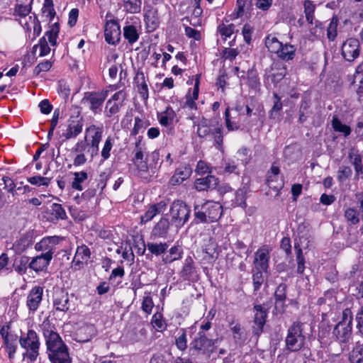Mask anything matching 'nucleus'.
<instances>
[{
    "label": "nucleus",
    "mask_w": 363,
    "mask_h": 363,
    "mask_svg": "<svg viewBox=\"0 0 363 363\" xmlns=\"http://www.w3.org/2000/svg\"><path fill=\"white\" fill-rule=\"evenodd\" d=\"M58 241V237L52 236L44 238L40 242H38L35 246V250H47V252L33 257L29 262L28 267L36 272L46 269L52 258V247L56 245Z\"/></svg>",
    "instance_id": "f257e3e1"
},
{
    "label": "nucleus",
    "mask_w": 363,
    "mask_h": 363,
    "mask_svg": "<svg viewBox=\"0 0 363 363\" xmlns=\"http://www.w3.org/2000/svg\"><path fill=\"white\" fill-rule=\"evenodd\" d=\"M197 135L200 138L211 136L220 150L223 145V136L222 134V125L218 121H213L202 118L197 125Z\"/></svg>",
    "instance_id": "f03ea898"
},
{
    "label": "nucleus",
    "mask_w": 363,
    "mask_h": 363,
    "mask_svg": "<svg viewBox=\"0 0 363 363\" xmlns=\"http://www.w3.org/2000/svg\"><path fill=\"white\" fill-rule=\"evenodd\" d=\"M223 208L218 202L207 201L194 208L196 219L203 223H213L218 220L222 216Z\"/></svg>",
    "instance_id": "7ed1b4c3"
},
{
    "label": "nucleus",
    "mask_w": 363,
    "mask_h": 363,
    "mask_svg": "<svg viewBox=\"0 0 363 363\" xmlns=\"http://www.w3.org/2000/svg\"><path fill=\"white\" fill-rule=\"evenodd\" d=\"M19 344L21 348L26 350L24 357H27L32 362L37 359L39 354L40 341L35 330H29L26 334H22Z\"/></svg>",
    "instance_id": "20e7f679"
},
{
    "label": "nucleus",
    "mask_w": 363,
    "mask_h": 363,
    "mask_svg": "<svg viewBox=\"0 0 363 363\" xmlns=\"http://www.w3.org/2000/svg\"><path fill=\"white\" fill-rule=\"evenodd\" d=\"M191 210L189 207L181 200L174 201L169 208L171 222L177 228L182 227L189 220Z\"/></svg>",
    "instance_id": "39448f33"
},
{
    "label": "nucleus",
    "mask_w": 363,
    "mask_h": 363,
    "mask_svg": "<svg viewBox=\"0 0 363 363\" xmlns=\"http://www.w3.org/2000/svg\"><path fill=\"white\" fill-rule=\"evenodd\" d=\"M286 349L290 352L299 351L304 345L305 337L302 334L301 324L294 323L288 330L286 337Z\"/></svg>",
    "instance_id": "423d86ee"
},
{
    "label": "nucleus",
    "mask_w": 363,
    "mask_h": 363,
    "mask_svg": "<svg viewBox=\"0 0 363 363\" xmlns=\"http://www.w3.org/2000/svg\"><path fill=\"white\" fill-rule=\"evenodd\" d=\"M352 312L349 309H345L342 313V320L339 322L333 330V334L337 339L342 342H347L351 335L352 331Z\"/></svg>",
    "instance_id": "0eeeda50"
},
{
    "label": "nucleus",
    "mask_w": 363,
    "mask_h": 363,
    "mask_svg": "<svg viewBox=\"0 0 363 363\" xmlns=\"http://www.w3.org/2000/svg\"><path fill=\"white\" fill-rule=\"evenodd\" d=\"M127 97L126 93L123 90H121L115 93L106 104L104 108V116L111 118L116 115L124 105V101Z\"/></svg>",
    "instance_id": "6e6552de"
},
{
    "label": "nucleus",
    "mask_w": 363,
    "mask_h": 363,
    "mask_svg": "<svg viewBox=\"0 0 363 363\" xmlns=\"http://www.w3.org/2000/svg\"><path fill=\"white\" fill-rule=\"evenodd\" d=\"M43 326V335L46 340V345L49 352L66 347L60 335L52 329L49 323H44Z\"/></svg>",
    "instance_id": "1a4fd4ad"
},
{
    "label": "nucleus",
    "mask_w": 363,
    "mask_h": 363,
    "mask_svg": "<svg viewBox=\"0 0 363 363\" xmlns=\"http://www.w3.org/2000/svg\"><path fill=\"white\" fill-rule=\"evenodd\" d=\"M33 1V0H29V3L26 5L18 4L14 9V16L19 17L17 20L22 26L28 30L30 28L31 24H35L36 20L35 16L32 17L29 16L31 11L30 4Z\"/></svg>",
    "instance_id": "9d476101"
},
{
    "label": "nucleus",
    "mask_w": 363,
    "mask_h": 363,
    "mask_svg": "<svg viewBox=\"0 0 363 363\" xmlns=\"http://www.w3.org/2000/svg\"><path fill=\"white\" fill-rule=\"evenodd\" d=\"M85 134V140H88L91 154H97L99 152V145L102 138L103 128L91 125L86 128Z\"/></svg>",
    "instance_id": "9b49d317"
},
{
    "label": "nucleus",
    "mask_w": 363,
    "mask_h": 363,
    "mask_svg": "<svg viewBox=\"0 0 363 363\" xmlns=\"http://www.w3.org/2000/svg\"><path fill=\"white\" fill-rule=\"evenodd\" d=\"M108 91L86 92L82 99L84 104L87 105L94 113L101 108L108 96Z\"/></svg>",
    "instance_id": "f8f14e48"
},
{
    "label": "nucleus",
    "mask_w": 363,
    "mask_h": 363,
    "mask_svg": "<svg viewBox=\"0 0 363 363\" xmlns=\"http://www.w3.org/2000/svg\"><path fill=\"white\" fill-rule=\"evenodd\" d=\"M342 55L343 57L352 62L359 55V43L356 38L347 39L342 45Z\"/></svg>",
    "instance_id": "ddd939ff"
},
{
    "label": "nucleus",
    "mask_w": 363,
    "mask_h": 363,
    "mask_svg": "<svg viewBox=\"0 0 363 363\" xmlns=\"http://www.w3.org/2000/svg\"><path fill=\"white\" fill-rule=\"evenodd\" d=\"M271 248L268 245H263L255 254L254 264L257 270L267 272L269 267V253Z\"/></svg>",
    "instance_id": "4468645a"
},
{
    "label": "nucleus",
    "mask_w": 363,
    "mask_h": 363,
    "mask_svg": "<svg viewBox=\"0 0 363 363\" xmlns=\"http://www.w3.org/2000/svg\"><path fill=\"white\" fill-rule=\"evenodd\" d=\"M83 129V123L80 120H68L62 125L61 137L65 140L76 138Z\"/></svg>",
    "instance_id": "2eb2a0df"
},
{
    "label": "nucleus",
    "mask_w": 363,
    "mask_h": 363,
    "mask_svg": "<svg viewBox=\"0 0 363 363\" xmlns=\"http://www.w3.org/2000/svg\"><path fill=\"white\" fill-rule=\"evenodd\" d=\"M43 294V288L40 286H35L29 291L26 298V306L32 313L35 312L42 300Z\"/></svg>",
    "instance_id": "dca6fc26"
},
{
    "label": "nucleus",
    "mask_w": 363,
    "mask_h": 363,
    "mask_svg": "<svg viewBox=\"0 0 363 363\" xmlns=\"http://www.w3.org/2000/svg\"><path fill=\"white\" fill-rule=\"evenodd\" d=\"M104 35L108 44L115 45L119 42L121 29L116 21H111L106 23Z\"/></svg>",
    "instance_id": "f3484780"
},
{
    "label": "nucleus",
    "mask_w": 363,
    "mask_h": 363,
    "mask_svg": "<svg viewBox=\"0 0 363 363\" xmlns=\"http://www.w3.org/2000/svg\"><path fill=\"white\" fill-rule=\"evenodd\" d=\"M216 247L217 245L213 242H211L205 247L196 251V258L199 259L203 263L214 262L218 255Z\"/></svg>",
    "instance_id": "a211bd4d"
},
{
    "label": "nucleus",
    "mask_w": 363,
    "mask_h": 363,
    "mask_svg": "<svg viewBox=\"0 0 363 363\" xmlns=\"http://www.w3.org/2000/svg\"><path fill=\"white\" fill-rule=\"evenodd\" d=\"M91 257V251L86 245L78 246L72 261L75 270L81 269Z\"/></svg>",
    "instance_id": "6ab92c4d"
},
{
    "label": "nucleus",
    "mask_w": 363,
    "mask_h": 363,
    "mask_svg": "<svg viewBox=\"0 0 363 363\" xmlns=\"http://www.w3.org/2000/svg\"><path fill=\"white\" fill-rule=\"evenodd\" d=\"M53 307L56 311L67 312L70 307L69 294L64 290H57L53 295Z\"/></svg>",
    "instance_id": "aec40b11"
},
{
    "label": "nucleus",
    "mask_w": 363,
    "mask_h": 363,
    "mask_svg": "<svg viewBox=\"0 0 363 363\" xmlns=\"http://www.w3.org/2000/svg\"><path fill=\"white\" fill-rule=\"evenodd\" d=\"M228 326L235 343L239 345H242L247 339V334L245 328L241 325L239 321L235 318H232L229 321Z\"/></svg>",
    "instance_id": "412c9836"
},
{
    "label": "nucleus",
    "mask_w": 363,
    "mask_h": 363,
    "mask_svg": "<svg viewBox=\"0 0 363 363\" xmlns=\"http://www.w3.org/2000/svg\"><path fill=\"white\" fill-rule=\"evenodd\" d=\"M255 315L253 333L259 335L263 330L264 325L266 322L267 312L261 305H255L254 306Z\"/></svg>",
    "instance_id": "4be33fe9"
},
{
    "label": "nucleus",
    "mask_w": 363,
    "mask_h": 363,
    "mask_svg": "<svg viewBox=\"0 0 363 363\" xmlns=\"http://www.w3.org/2000/svg\"><path fill=\"white\" fill-rule=\"evenodd\" d=\"M144 12L145 21L147 28L150 30H155L160 24L157 9L151 5H145L144 6Z\"/></svg>",
    "instance_id": "5701e85b"
},
{
    "label": "nucleus",
    "mask_w": 363,
    "mask_h": 363,
    "mask_svg": "<svg viewBox=\"0 0 363 363\" xmlns=\"http://www.w3.org/2000/svg\"><path fill=\"white\" fill-rule=\"evenodd\" d=\"M167 207L166 201H161L157 203L150 206L146 212L141 216V223H145L150 221L157 215L163 213Z\"/></svg>",
    "instance_id": "b1692460"
},
{
    "label": "nucleus",
    "mask_w": 363,
    "mask_h": 363,
    "mask_svg": "<svg viewBox=\"0 0 363 363\" xmlns=\"http://www.w3.org/2000/svg\"><path fill=\"white\" fill-rule=\"evenodd\" d=\"M96 334V330L94 325L86 324L80 327L76 332V340L80 342L89 341Z\"/></svg>",
    "instance_id": "393cba45"
},
{
    "label": "nucleus",
    "mask_w": 363,
    "mask_h": 363,
    "mask_svg": "<svg viewBox=\"0 0 363 363\" xmlns=\"http://www.w3.org/2000/svg\"><path fill=\"white\" fill-rule=\"evenodd\" d=\"M180 276L183 280L191 281L196 277V270L194 267V262L191 257H187L184 263V266L180 272Z\"/></svg>",
    "instance_id": "a878e982"
},
{
    "label": "nucleus",
    "mask_w": 363,
    "mask_h": 363,
    "mask_svg": "<svg viewBox=\"0 0 363 363\" xmlns=\"http://www.w3.org/2000/svg\"><path fill=\"white\" fill-rule=\"evenodd\" d=\"M170 227L169 220L162 217L152 228L151 236L155 238H165Z\"/></svg>",
    "instance_id": "bb28decb"
},
{
    "label": "nucleus",
    "mask_w": 363,
    "mask_h": 363,
    "mask_svg": "<svg viewBox=\"0 0 363 363\" xmlns=\"http://www.w3.org/2000/svg\"><path fill=\"white\" fill-rule=\"evenodd\" d=\"M47 214L48 215V220L51 222H57L60 219L65 220L67 218L66 212L60 203H52L48 210Z\"/></svg>",
    "instance_id": "cd10ccee"
},
{
    "label": "nucleus",
    "mask_w": 363,
    "mask_h": 363,
    "mask_svg": "<svg viewBox=\"0 0 363 363\" xmlns=\"http://www.w3.org/2000/svg\"><path fill=\"white\" fill-rule=\"evenodd\" d=\"M49 358L52 363H71L67 347L50 352Z\"/></svg>",
    "instance_id": "c85d7f7f"
},
{
    "label": "nucleus",
    "mask_w": 363,
    "mask_h": 363,
    "mask_svg": "<svg viewBox=\"0 0 363 363\" xmlns=\"http://www.w3.org/2000/svg\"><path fill=\"white\" fill-rule=\"evenodd\" d=\"M217 184L218 179L214 176L208 175L206 177L197 179L194 185L198 191H206L208 189H214Z\"/></svg>",
    "instance_id": "c756f323"
},
{
    "label": "nucleus",
    "mask_w": 363,
    "mask_h": 363,
    "mask_svg": "<svg viewBox=\"0 0 363 363\" xmlns=\"http://www.w3.org/2000/svg\"><path fill=\"white\" fill-rule=\"evenodd\" d=\"M286 285L285 284H280L274 293L275 297V308L279 312L284 311V301L286 298Z\"/></svg>",
    "instance_id": "7c9ffc66"
},
{
    "label": "nucleus",
    "mask_w": 363,
    "mask_h": 363,
    "mask_svg": "<svg viewBox=\"0 0 363 363\" xmlns=\"http://www.w3.org/2000/svg\"><path fill=\"white\" fill-rule=\"evenodd\" d=\"M199 337H196L191 342L192 347L198 350H206L212 347L214 344L213 341L208 339L204 334L198 333Z\"/></svg>",
    "instance_id": "2f4dec72"
},
{
    "label": "nucleus",
    "mask_w": 363,
    "mask_h": 363,
    "mask_svg": "<svg viewBox=\"0 0 363 363\" xmlns=\"http://www.w3.org/2000/svg\"><path fill=\"white\" fill-rule=\"evenodd\" d=\"M135 81L138 93L144 100H147L148 99V87L143 72H138Z\"/></svg>",
    "instance_id": "473e14b6"
},
{
    "label": "nucleus",
    "mask_w": 363,
    "mask_h": 363,
    "mask_svg": "<svg viewBox=\"0 0 363 363\" xmlns=\"http://www.w3.org/2000/svg\"><path fill=\"white\" fill-rule=\"evenodd\" d=\"M133 162L138 171L142 172H147L148 165L145 158L143 150H135V156Z\"/></svg>",
    "instance_id": "72a5a7b5"
},
{
    "label": "nucleus",
    "mask_w": 363,
    "mask_h": 363,
    "mask_svg": "<svg viewBox=\"0 0 363 363\" xmlns=\"http://www.w3.org/2000/svg\"><path fill=\"white\" fill-rule=\"evenodd\" d=\"M296 49L291 44L286 43L281 45L277 56L283 60L289 61L294 58Z\"/></svg>",
    "instance_id": "f704fd0d"
},
{
    "label": "nucleus",
    "mask_w": 363,
    "mask_h": 363,
    "mask_svg": "<svg viewBox=\"0 0 363 363\" xmlns=\"http://www.w3.org/2000/svg\"><path fill=\"white\" fill-rule=\"evenodd\" d=\"M350 162L354 165L357 176L363 173V165L361 155L354 149L350 150L348 154Z\"/></svg>",
    "instance_id": "c9c22d12"
},
{
    "label": "nucleus",
    "mask_w": 363,
    "mask_h": 363,
    "mask_svg": "<svg viewBox=\"0 0 363 363\" xmlns=\"http://www.w3.org/2000/svg\"><path fill=\"white\" fill-rule=\"evenodd\" d=\"M191 173V170L189 167H184L176 170L174 174L171 178V183L173 185H177L182 183L188 179Z\"/></svg>",
    "instance_id": "e433bc0d"
},
{
    "label": "nucleus",
    "mask_w": 363,
    "mask_h": 363,
    "mask_svg": "<svg viewBox=\"0 0 363 363\" xmlns=\"http://www.w3.org/2000/svg\"><path fill=\"white\" fill-rule=\"evenodd\" d=\"M331 125L335 132L341 133L345 137H347L351 133V128L342 123L337 116L333 117Z\"/></svg>",
    "instance_id": "4c0bfd02"
},
{
    "label": "nucleus",
    "mask_w": 363,
    "mask_h": 363,
    "mask_svg": "<svg viewBox=\"0 0 363 363\" xmlns=\"http://www.w3.org/2000/svg\"><path fill=\"white\" fill-rule=\"evenodd\" d=\"M282 43L279 41L277 37L273 35H269L265 38V46L268 50L277 55L281 48Z\"/></svg>",
    "instance_id": "58836bf2"
},
{
    "label": "nucleus",
    "mask_w": 363,
    "mask_h": 363,
    "mask_svg": "<svg viewBox=\"0 0 363 363\" xmlns=\"http://www.w3.org/2000/svg\"><path fill=\"white\" fill-rule=\"evenodd\" d=\"M182 253L183 250L180 246H174L169 250V254L163 257L162 261L167 264L180 259L182 257Z\"/></svg>",
    "instance_id": "ea45409f"
},
{
    "label": "nucleus",
    "mask_w": 363,
    "mask_h": 363,
    "mask_svg": "<svg viewBox=\"0 0 363 363\" xmlns=\"http://www.w3.org/2000/svg\"><path fill=\"white\" fill-rule=\"evenodd\" d=\"M175 116L174 110L170 107H167L164 111L158 116L159 122L162 125H169L172 123Z\"/></svg>",
    "instance_id": "a19ab883"
},
{
    "label": "nucleus",
    "mask_w": 363,
    "mask_h": 363,
    "mask_svg": "<svg viewBox=\"0 0 363 363\" xmlns=\"http://www.w3.org/2000/svg\"><path fill=\"white\" fill-rule=\"evenodd\" d=\"M123 35L130 44L136 42L139 38L138 30L133 25H128L123 28Z\"/></svg>",
    "instance_id": "79ce46f5"
},
{
    "label": "nucleus",
    "mask_w": 363,
    "mask_h": 363,
    "mask_svg": "<svg viewBox=\"0 0 363 363\" xmlns=\"http://www.w3.org/2000/svg\"><path fill=\"white\" fill-rule=\"evenodd\" d=\"M123 2L126 11L130 13H138L140 11L141 0H123Z\"/></svg>",
    "instance_id": "37998d69"
},
{
    "label": "nucleus",
    "mask_w": 363,
    "mask_h": 363,
    "mask_svg": "<svg viewBox=\"0 0 363 363\" xmlns=\"http://www.w3.org/2000/svg\"><path fill=\"white\" fill-rule=\"evenodd\" d=\"M30 245V242L26 238H21L13 244L11 250L18 255L23 253Z\"/></svg>",
    "instance_id": "c03bdc74"
},
{
    "label": "nucleus",
    "mask_w": 363,
    "mask_h": 363,
    "mask_svg": "<svg viewBox=\"0 0 363 363\" xmlns=\"http://www.w3.org/2000/svg\"><path fill=\"white\" fill-rule=\"evenodd\" d=\"M304 13L306 15V21L308 23L313 24L315 18L314 11L315 6L309 0H306L303 4Z\"/></svg>",
    "instance_id": "a18cd8bd"
},
{
    "label": "nucleus",
    "mask_w": 363,
    "mask_h": 363,
    "mask_svg": "<svg viewBox=\"0 0 363 363\" xmlns=\"http://www.w3.org/2000/svg\"><path fill=\"white\" fill-rule=\"evenodd\" d=\"M74 180L72 183L73 189L82 191L83 189L82 183L87 179V174L85 172H79L74 173Z\"/></svg>",
    "instance_id": "49530a36"
},
{
    "label": "nucleus",
    "mask_w": 363,
    "mask_h": 363,
    "mask_svg": "<svg viewBox=\"0 0 363 363\" xmlns=\"http://www.w3.org/2000/svg\"><path fill=\"white\" fill-rule=\"evenodd\" d=\"M29 257L27 256H22L14 264V269L19 274H25L27 272L28 264Z\"/></svg>",
    "instance_id": "de8ad7c7"
},
{
    "label": "nucleus",
    "mask_w": 363,
    "mask_h": 363,
    "mask_svg": "<svg viewBox=\"0 0 363 363\" xmlns=\"http://www.w3.org/2000/svg\"><path fill=\"white\" fill-rule=\"evenodd\" d=\"M16 339L14 336L4 340V343L10 359H13L14 357L15 353L16 352L17 346L16 344Z\"/></svg>",
    "instance_id": "09e8293b"
},
{
    "label": "nucleus",
    "mask_w": 363,
    "mask_h": 363,
    "mask_svg": "<svg viewBox=\"0 0 363 363\" xmlns=\"http://www.w3.org/2000/svg\"><path fill=\"white\" fill-rule=\"evenodd\" d=\"M168 247V245L166 242H160V243H148L147 249L148 250L155 255H160L164 253Z\"/></svg>",
    "instance_id": "8fccbe9b"
},
{
    "label": "nucleus",
    "mask_w": 363,
    "mask_h": 363,
    "mask_svg": "<svg viewBox=\"0 0 363 363\" xmlns=\"http://www.w3.org/2000/svg\"><path fill=\"white\" fill-rule=\"evenodd\" d=\"M114 144V139L111 136H108L101 150V155L104 160H106L110 157V152Z\"/></svg>",
    "instance_id": "3c124183"
},
{
    "label": "nucleus",
    "mask_w": 363,
    "mask_h": 363,
    "mask_svg": "<svg viewBox=\"0 0 363 363\" xmlns=\"http://www.w3.org/2000/svg\"><path fill=\"white\" fill-rule=\"evenodd\" d=\"M345 218L350 225H356L359 222V212L353 208H348L345 211Z\"/></svg>",
    "instance_id": "603ef678"
},
{
    "label": "nucleus",
    "mask_w": 363,
    "mask_h": 363,
    "mask_svg": "<svg viewBox=\"0 0 363 363\" xmlns=\"http://www.w3.org/2000/svg\"><path fill=\"white\" fill-rule=\"evenodd\" d=\"M362 359H363V344L357 345L350 352V361L351 363H359Z\"/></svg>",
    "instance_id": "864d4df0"
},
{
    "label": "nucleus",
    "mask_w": 363,
    "mask_h": 363,
    "mask_svg": "<svg viewBox=\"0 0 363 363\" xmlns=\"http://www.w3.org/2000/svg\"><path fill=\"white\" fill-rule=\"evenodd\" d=\"M27 180L30 184H31L33 185H35L38 186H48L50 183L51 178L45 177H42V176H33V177H28L27 179Z\"/></svg>",
    "instance_id": "5fc2aeb1"
},
{
    "label": "nucleus",
    "mask_w": 363,
    "mask_h": 363,
    "mask_svg": "<svg viewBox=\"0 0 363 363\" xmlns=\"http://www.w3.org/2000/svg\"><path fill=\"white\" fill-rule=\"evenodd\" d=\"M58 33L59 27L56 23H55L54 25H52L50 29L45 33L44 37H45L48 42H49L52 46H55L56 45V39Z\"/></svg>",
    "instance_id": "6e6d98bb"
},
{
    "label": "nucleus",
    "mask_w": 363,
    "mask_h": 363,
    "mask_svg": "<svg viewBox=\"0 0 363 363\" xmlns=\"http://www.w3.org/2000/svg\"><path fill=\"white\" fill-rule=\"evenodd\" d=\"M337 24L338 19L336 17H333L327 29V35L330 40H334L337 36Z\"/></svg>",
    "instance_id": "4d7b16f0"
},
{
    "label": "nucleus",
    "mask_w": 363,
    "mask_h": 363,
    "mask_svg": "<svg viewBox=\"0 0 363 363\" xmlns=\"http://www.w3.org/2000/svg\"><path fill=\"white\" fill-rule=\"evenodd\" d=\"M48 40L45 37H43L40 39L39 43L33 47V49L40 50V56L43 57L47 55L50 52V48L48 46Z\"/></svg>",
    "instance_id": "13d9d810"
},
{
    "label": "nucleus",
    "mask_w": 363,
    "mask_h": 363,
    "mask_svg": "<svg viewBox=\"0 0 363 363\" xmlns=\"http://www.w3.org/2000/svg\"><path fill=\"white\" fill-rule=\"evenodd\" d=\"M295 250L296 253V261H297V272L299 274H302L305 269V259L302 254V250L300 248L299 245H295Z\"/></svg>",
    "instance_id": "bf43d9fd"
},
{
    "label": "nucleus",
    "mask_w": 363,
    "mask_h": 363,
    "mask_svg": "<svg viewBox=\"0 0 363 363\" xmlns=\"http://www.w3.org/2000/svg\"><path fill=\"white\" fill-rule=\"evenodd\" d=\"M247 83L252 89H257L260 83L259 81L257 73L253 69L248 70L247 72Z\"/></svg>",
    "instance_id": "052dcab7"
},
{
    "label": "nucleus",
    "mask_w": 363,
    "mask_h": 363,
    "mask_svg": "<svg viewBox=\"0 0 363 363\" xmlns=\"http://www.w3.org/2000/svg\"><path fill=\"white\" fill-rule=\"evenodd\" d=\"M152 325L153 328L157 330H162L165 329V324L162 320L161 313H157L153 315L152 318Z\"/></svg>",
    "instance_id": "680f3d73"
},
{
    "label": "nucleus",
    "mask_w": 363,
    "mask_h": 363,
    "mask_svg": "<svg viewBox=\"0 0 363 363\" xmlns=\"http://www.w3.org/2000/svg\"><path fill=\"white\" fill-rule=\"evenodd\" d=\"M235 26L233 24H221L218 26V30L221 35L229 38L235 32Z\"/></svg>",
    "instance_id": "e2e57ef3"
},
{
    "label": "nucleus",
    "mask_w": 363,
    "mask_h": 363,
    "mask_svg": "<svg viewBox=\"0 0 363 363\" xmlns=\"http://www.w3.org/2000/svg\"><path fill=\"white\" fill-rule=\"evenodd\" d=\"M245 199V191L243 189H238L235 193L234 203L238 206L245 208L247 206Z\"/></svg>",
    "instance_id": "0e129e2a"
},
{
    "label": "nucleus",
    "mask_w": 363,
    "mask_h": 363,
    "mask_svg": "<svg viewBox=\"0 0 363 363\" xmlns=\"http://www.w3.org/2000/svg\"><path fill=\"white\" fill-rule=\"evenodd\" d=\"M225 121L226 128L229 131L237 130L239 129L240 125L235 122H232L230 120V111L228 107L226 108L225 111Z\"/></svg>",
    "instance_id": "69168bd1"
},
{
    "label": "nucleus",
    "mask_w": 363,
    "mask_h": 363,
    "mask_svg": "<svg viewBox=\"0 0 363 363\" xmlns=\"http://www.w3.org/2000/svg\"><path fill=\"white\" fill-rule=\"evenodd\" d=\"M262 270H257L255 273H254L252 279L255 290L257 291L259 289L262 283L264 282V276H263Z\"/></svg>",
    "instance_id": "338daca9"
},
{
    "label": "nucleus",
    "mask_w": 363,
    "mask_h": 363,
    "mask_svg": "<svg viewBox=\"0 0 363 363\" xmlns=\"http://www.w3.org/2000/svg\"><path fill=\"white\" fill-rule=\"evenodd\" d=\"M154 303L150 296L147 295L143 297L142 303V309L144 312L150 314L152 312Z\"/></svg>",
    "instance_id": "774afa93"
}]
</instances>
